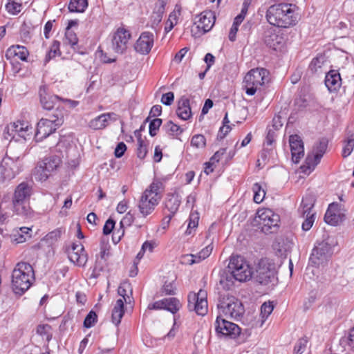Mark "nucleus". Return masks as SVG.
<instances>
[{
    "label": "nucleus",
    "instance_id": "nucleus-2",
    "mask_svg": "<svg viewBox=\"0 0 354 354\" xmlns=\"http://www.w3.org/2000/svg\"><path fill=\"white\" fill-rule=\"evenodd\" d=\"M162 183L155 179L142 193L138 204L140 213L143 217L150 215L159 204L161 198Z\"/></svg>",
    "mask_w": 354,
    "mask_h": 354
},
{
    "label": "nucleus",
    "instance_id": "nucleus-29",
    "mask_svg": "<svg viewBox=\"0 0 354 354\" xmlns=\"http://www.w3.org/2000/svg\"><path fill=\"white\" fill-rule=\"evenodd\" d=\"M324 221L326 223L330 225H337L341 221L340 214L338 210V205L332 203L328 206V208L324 216Z\"/></svg>",
    "mask_w": 354,
    "mask_h": 354
},
{
    "label": "nucleus",
    "instance_id": "nucleus-54",
    "mask_svg": "<svg viewBox=\"0 0 354 354\" xmlns=\"http://www.w3.org/2000/svg\"><path fill=\"white\" fill-rule=\"evenodd\" d=\"M212 250L213 247L211 245H208L196 254V255L198 262L200 263L201 261L207 258L211 254Z\"/></svg>",
    "mask_w": 354,
    "mask_h": 354
},
{
    "label": "nucleus",
    "instance_id": "nucleus-1",
    "mask_svg": "<svg viewBox=\"0 0 354 354\" xmlns=\"http://www.w3.org/2000/svg\"><path fill=\"white\" fill-rule=\"evenodd\" d=\"M266 17L270 24L279 28H287L297 22L295 6L292 4L272 5L267 10Z\"/></svg>",
    "mask_w": 354,
    "mask_h": 354
},
{
    "label": "nucleus",
    "instance_id": "nucleus-9",
    "mask_svg": "<svg viewBox=\"0 0 354 354\" xmlns=\"http://www.w3.org/2000/svg\"><path fill=\"white\" fill-rule=\"evenodd\" d=\"M132 295V288L131 284L128 282L122 283L118 288V293L122 298L118 299L112 310L111 319L112 322L118 326L121 322V319L124 314V302L131 303V297L128 295Z\"/></svg>",
    "mask_w": 354,
    "mask_h": 354
},
{
    "label": "nucleus",
    "instance_id": "nucleus-44",
    "mask_svg": "<svg viewBox=\"0 0 354 354\" xmlns=\"http://www.w3.org/2000/svg\"><path fill=\"white\" fill-rule=\"evenodd\" d=\"M354 148V137L351 136L345 140L343 149H342V156L346 158L351 155Z\"/></svg>",
    "mask_w": 354,
    "mask_h": 354
},
{
    "label": "nucleus",
    "instance_id": "nucleus-51",
    "mask_svg": "<svg viewBox=\"0 0 354 354\" xmlns=\"http://www.w3.org/2000/svg\"><path fill=\"white\" fill-rule=\"evenodd\" d=\"M307 343H308L307 338L303 337V338L299 339L297 342V343L294 347L293 354L303 353L306 348Z\"/></svg>",
    "mask_w": 354,
    "mask_h": 354
},
{
    "label": "nucleus",
    "instance_id": "nucleus-31",
    "mask_svg": "<svg viewBox=\"0 0 354 354\" xmlns=\"http://www.w3.org/2000/svg\"><path fill=\"white\" fill-rule=\"evenodd\" d=\"M40 102L44 109L47 110L52 109L55 102L59 100L57 95H50L46 92L45 86H41L39 88Z\"/></svg>",
    "mask_w": 354,
    "mask_h": 354
},
{
    "label": "nucleus",
    "instance_id": "nucleus-56",
    "mask_svg": "<svg viewBox=\"0 0 354 354\" xmlns=\"http://www.w3.org/2000/svg\"><path fill=\"white\" fill-rule=\"evenodd\" d=\"M180 261L183 264L185 265H193L194 263H198L196 254H187L181 257Z\"/></svg>",
    "mask_w": 354,
    "mask_h": 354
},
{
    "label": "nucleus",
    "instance_id": "nucleus-35",
    "mask_svg": "<svg viewBox=\"0 0 354 354\" xmlns=\"http://www.w3.org/2000/svg\"><path fill=\"white\" fill-rule=\"evenodd\" d=\"M181 8L178 5H176L174 10L169 14V18L166 21L165 26V32L168 33L170 32L174 27L178 23V19L180 15Z\"/></svg>",
    "mask_w": 354,
    "mask_h": 354
},
{
    "label": "nucleus",
    "instance_id": "nucleus-28",
    "mask_svg": "<svg viewBox=\"0 0 354 354\" xmlns=\"http://www.w3.org/2000/svg\"><path fill=\"white\" fill-rule=\"evenodd\" d=\"M8 128L9 131L17 133L24 139H26V137L32 133V128L29 127L28 122L22 121L11 123Z\"/></svg>",
    "mask_w": 354,
    "mask_h": 354
},
{
    "label": "nucleus",
    "instance_id": "nucleus-37",
    "mask_svg": "<svg viewBox=\"0 0 354 354\" xmlns=\"http://www.w3.org/2000/svg\"><path fill=\"white\" fill-rule=\"evenodd\" d=\"M315 200L312 196H306L303 198L300 207L299 208V214L303 216H307L310 214H315L312 212L314 206Z\"/></svg>",
    "mask_w": 354,
    "mask_h": 354
},
{
    "label": "nucleus",
    "instance_id": "nucleus-40",
    "mask_svg": "<svg viewBox=\"0 0 354 354\" xmlns=\"http://www.w3.org/2000/svg\"><path fill=\"white\" fill-rule=\"evenodd\" d=\"M87 6V0H71L68 9L71 12H83Z\"/></svg>",
    "mask_w": 354,
    "mask_h": 354
},
{
    "label": "nucleus",
    "instance_id": "nucleus-20",
    "mask_svg": "<svg viewBox=\"0 0 354 354\" xmlns=\"http://www.w3.org/2000/svg\"><path fill=\"white\" fill-rule=\"evenodd\" d=\"M154 43V35L150 32H142L137 39L134 48L136 51L142 55L148 54Z\"/></svg>",
    "mask_w": 354,
    "mask_h": 354
},
{
    "label": "nucleus",
    "instance_id": "nucleus-53",
    "mask_svg": "<svg viewBox=\"0 0 354 354\" xmlns=\"http://www.w3.org/2000/svg\"><path fill=\"white\" fill-rule=\"evenodd\" d=\"M305 219L301 225L302 230L304 232H307L310 230V229L313 227L315 220V214H310L307 216L304 217Z\"/></svg>",
    "mask_w": 354,
    "mask_h": 354
},
{
    "label": "nucleus",
    "instance_id": "nucleus-64",
    "mask_svg": "<svg viewBox=\"0 0 354 354\" xmlns=\"http://www.w3.org/2000/svg\"><path fill=\"white\" fill-rule=\"evenodd\" d=\"M162 292L166 295H171L175 293V288L171 283H165L162 288Z\"/></svg>",
    "mask_w": 354,
    "mask_h": 354
},
{
    "label": "nucleus",
    "instance_id": "nucleus-3",
    "mask_svg": "<svg viewBox=\"0 0 354 354\" xmlns=\"http://www.w3.org/2000/svg\"><path fill=\"white\" fill-rule=\"evenodd\" d=\"M34 279L32 266L26 262L18 263L12 274V288L14 292L21 295L30 288Z\"/></svg>",
    "mask_w": 354,
    "mask_h": 354
},
{
    "label": "nucleus",
    "instance_id": "nucleus-13",
    "mask_svg": "<svg viewBox=\"0 0 354 354\" xmlns=\"http://www.w3.org/2000/svg\"><path fill=\"white\" fill-rule=\"evenodd\" d=\"M207 292L201 289L197 293L190 292L188 295V308L194 310L198 315H205L207 313Z\"/></svg>",
    "mask_w": 354,
    "mask_h": 354
},
{
    "label": "nucleus",
    "instance_id": "nucleus-48",
    "mask_svg": "<svg viewBox=\"0 0 354 354\" xmlns=\"http://www.w3.org/2000/svg\"><path fill=\"white\" fill-rule=\"evenodd\" d=\"M22 4L12 0H8L6 4V10L11 15H17L21 12Z\"/></svg>",
    "mask_w": 354,
    "mask_h": 354
},
{
    "label": "nucleus",
    "instance_id": "nucleus-47",
    "mask_svg": "<svg viewBox=\"0 0 354 354\" xmlns=\"http://www.w3.org/2000/svg\"><path fill=\"white\" fill-rule=\"evenodd\" d=\"M63 230L61 228L55 229L46 235L44 240L49 244H53L57 241L61 237Z\"/></svg>",
    "mask_w": 354,
    "mask_h": 354
},
{
    "label": "nucleus",
    "instance_id": "nucleus-14",
    "mask_svg": "<svg viewBox=\"0 0 354 354\" xmlns=\"http://www.w3.org/2000/svg\"><path fill=\"white\" fill-rule=\"evenodd\" d=\"M66 252L71 262L79 267L85 266L88 255L81 243H72L66 247Z\"/></svg>",
    "mask_w": 354,
    "mask_h": 354
},
{
    "label": "nucleus",
    "instance_id": "nucleus-33",
    "mask_svg": "<svg viewBox=\"0 0 354 354\" xmlns=\"http://www.w3.org/2000/svg\"><path fill=\"white\" fill-rule=\"evenodd\" d=\"M292 246V242L286 238L277 239L272 245L277 255L280 257L285 256L286 252L290 250Z\"/></svg>",
    "mask_w": 354,
    "mask_h": 354
},
{
    "label": "nucleus",
    "instance_id": "nucleus-50",
    "mask_svg": "<svg viewBox=\"0 0 354 354\" xmlns=\"http://www.w3.org/2000/svg\"><path fill=\"white\" fill-rule=\"evenodd\" d=\"M77 41L78 39L76 36V34L68 28L65 33L64 44L70 45L71 46L73 47L77 44Z\"/></svg>",
    "mask_w": 354,
    "mask_h": 354
},
{
    "label": "nucleus",
    "instance_id": "nucleus-58",
    "mask_svg": "<svg viewBox=\"0 0 354 354\" xmlns=\"http://www.w3.org/2000/svg\"><path fill=\"white\" fill-rule=\"evenodd\" d=\"M59 44H60L58 41H53L46 57V60L47 62L56 56L57 52L59 50Z\"/></svg>",
    "mask_w": 354,
    "mask_h": 354
},
{
    "label": "nucleus",
    "instance_id": "nucleus-45",
    "mask_svg": "<svg viewBox=\"0 0 354 354\" xmlns=\"http://www.w3.org/2000/svg\"><path fill=\"white\" fill-rule=\"evenodd\" d=\"M274 306L271 303H267L265 302L261 305V313L260 316L261 317V326L263 325L264 322L266 320V319L268 317V316L272 313L273 311Z\"/></svg>",
    "mask_w": 354,
    "mask_h": 354
},
{
    "label": "nucleus",
    "instance_id": "nucleus-10",
    "mask_svg": "<svg viewBox=\"0 0 354 354\" xmlns=\"http://www.w3.org/2000/svg\"><path fill=\"white\" fill-rule=\"evenodd\" d=\"M327 147L328 140L326 138L321 139L315 145L312 152L308 154L304 164L301 167L304 174L308 175L315 169L326 153Z\"/></svg>",
    "mask_w": 354,
    "mask_h": 354
},
{
    "label": "nucleus",
    "instance_id": "nucleus-8",
    "mask_svg": "<svg viewBox=\"0 0 354 354\" xmlns=\"http://www.w3.org/2000/svg\"><path fill=\"white\" fill-rule=\"evenodd\" d=\"M61 159L57 156H50L44 158L37 163L33 171V176L37 181H46L61 164Z\"/></svg>",
    "mask_w": 354,
    "mask_h": 354
},
{
    "label": "nucleus",
    "instance_id": "nucleus-12",
    "mask_svg": "<svg viewBox=\"0 0 354 354\" xmlns=\"http://www.w3.org/2000/svg\"><path fill=\"white\" fill-rule=\"evenodd\" d=\"M219 310L225 316L237 319L242 316L244 308L242 303L233 296H224L218 304Z\"/></svg>",
    "mask_w": 354,
    "mask_h": 354
},
{
    "label": "nucleus",
    "instance_id": "nucleus-39",
    "mask_svg": "<svg viewBox=\"0 0 354 354\" xmlns=\"http://www.w3.org/2000/svg\"><path fill=\"white\" fill-rule=\"evenodd\" d=\"M164 306H165L164 309L171 312L173 314L179 310L181 306L180 301L175 297L164 299Z\"/></svg>",
    "mask_w": 354,
    "mask_h": 354
},
{
    "label": "nucleus",
    "instance_id": "nucleus-18",
    "mask_svg": "<svg viewBox=\"0 0 354 354\" xmlns=\"http://www.w3.org/2000/svg\"><path fill=\"white\" fill-rule=\"evenodd\" d=\"M17 173L16 162L9 157L3 158L0 163V183L9 182L15 177Z\"/></svg>",
    "mask_w": 354,
    "mask_h": 354
},
{
    "label": "nucleus",
    "instance_id": "nucleus-16",
    "mask_svg": "<svg viewBox=\"0 0 354 354\" xmlns=\"http://www.w3.org/2000/svg\"><path fill=\"white\" fill-rule=\"evenodd\" d=\"M131 38L130 32L124 28H119L113 33L111 39V49L113 52L122 54L127 48Z\"/></svg>",
    "mask_w": 354,
    "mask_h": 354
},
{
    "label": "nucleus",
    "instance_id": "nucleus-26",
    "mask_svg": "<svg viewBox=\"0 0 354 354\" xmlns=\"http://www.w3.org/2000/svg\"><path fill=\"white\" fill-rule=\"evenodd\" d=\"M12 210L17 215L24 218H31L33 212L31 209L28 201H12Z\"/></svg>",
    "mask_w": 354,
    "mask_h": 354
},
{
    "label": "nucleus",
    "instance_id": "nucleus-34",
    "mask_svg": "<svg viewBox=\"0 0 354 354\" xmlns=\"http://www.w3.org/2000/svg\"><path fill=\"white\" fill-rule=\"evenodd\" d=\"M180 202V198L177 194H169L167 196L165 202V206L171 214L169 219L178 209Z\"/></svg>",
    "mask_w": 354,
    "mask_h": 354
},
{
    "label": "nucleus",
    "instance_id": "nucleus-24",
    "mask_svg": "<svg viewBox=\"0 0 354 354\" xmlns=\"http://www.w3.org/2000/svg\"><path fill=\"white\" fill-rule=\"evenodd\" d=\"M28 55L29 53L27 48L19 45L9 47L6 52V57L7 59H12L17 57L22 61H26Z\"/></svg>",
    "mask_w": 354,
    "mask_h": 354
},
{
    "label": "nucleus",
    "instance_id": "nucleus-62",
    "mask_svg": "<svg viewBox=\"0 0 354 354\" xmlns=\"http://www.w3.org/2000/svg\"><path fill=\"white\" fill-rule=\"evenodd\" d=\"M114 226H115V221L111 218L108 219L106 221V223L104 225V227H103L104 234H105V235L109 234L113 231Z\"/></svg>",
    "mask_w": 354,
    "mask_h": 354
},
{
    "label": "nucleus",
    "instance_id": "nucleus-49",
    "mask_svg": "<svg viewBox=\"0 0 354 354\" xmlns=\"http://www.w3.org/2000/svg\"><path fill=\"white\" fill-rule=\"evenodd\" d=\"M206 145V139L202 134L194 135L191 140V145L196 149H202Z\"/></svg>",
    "mask_w": 354,
    "mask_h": 354
},
{
    "label": "nucleus",
    "instance_id": "nucleus-43",
    "mask_svg": "<svg viewBox=\"0 0 354 354\" xmlns=\"http://www.w3.org/2000/svg\"><path fill=\"white\" fill-rule=\"evenodd\" d=\"M198 213L196 211H192L189 214V223L187 225V229L186 230L187 234H190L192 233V230L196 228L198 226Z\"/></svg>",
    "mask_w": 354,
    "mask_h": 354
},
{
    "label": "nucleus",
    "instance_id": "nucleus-52",
    "mask_svg": "<svg viewBox=\"0 0 354 354\" xmlns=\"http://www.w3.org/2000/svg\"><path fill=\"white\" fill-rule=\"evenodd\" d=\"M162 124V120L159 118H154L151 120L149 123V134L151 136H155Z\"/></svg>",
    "mask_w": 354,
    "mask_h": 354
},
{
    "label": "nucleus",
    "instance_id": "nucleus-59",
    "mask_svg": "<svg viewBox=\"0 0 354 354\" xmlns=\"http://www.w3.org/2000/svg\"><path fill=\"white\" fill-rule=\"evenodd\" d=\"M342 341L343 343L346 344L350 349L354 350V328L349 332L348 336L343 338Z\"/></svg>",
    "mask_w": 354,
    "mask_h": 354
},
{
    "label": "nucleus",
    "instance_id": "nucleus-22",
    "mask_svg": "<svg viewBox=\"0 0 354 354\" xmlns=\"http://www.w3.org/2000/svg\"><path fill=\"white\" fill-rule=\"evenodd\" d=\"M290 147L292 154V160L297 163L304 155V143L301 138L297 135H292L289 139Z\"/></svg>",
    "mask_w": 354,
    "mask_h": 354
},
{
    "label": "nucleus",
    "instance_id": "nucleus-30",
    "mask_svg": "<svg viewBox=\"0 0 354 354\" xmlns=\"http://www.w3.org/2000/svg\"><path fill=\"white\" fill-rule=\"evenodd\" d=\"M264 42L270 48L276 49L282 44L283 38L275 32L274 29L270 28L265 31Z\"/></svg>",
    "mask_w": 354,
    "mask_h": 354
},
{
    "label": "nucleus",
    "instance_id": "nucleus-17",
    "mask_svg": "<svg viewBox=\"0 0 354 354\" xmlns=\"http://www.w3.org/2000/svg\"><path fill=\"white\" fill-rule=\"evenodd\" d=\"M270 265L266 261H261L257 266L255 273L252 277L255 280L263 285H267L274 279V270L270 268Z\"/></svg>",
    "mask_w": 354,
    "mask_h": 354
},
{
    "label": "nucleus",
    "instance_id": "nucleus-27",
    "mask_svg": "<svg viewBox=\"0 0 354 354\" xmlns=\"http://www.w3.org/2000/svg\"><path fill=\"white\" fill-rule=\"evenodd\" d=\"M166 3L167 2L163 0L158 1L156 3L153 12L150 17L151 28H156V27L161 22L165 10Z\"/></svg>",
    "mask_w": 354,
    "mask_h": 354
},
{
    "label": "nucleus",
    "instance_id": "nucleus-41",
    "mask_svg": "<svg viewBox=\"0 0 354 354\" xmlns=\"http://www.w3.org/2000/svg\"><path fill=\"white\" fill-rule=\"evenodd\" d=\"M52 328L48 324H39L37 327L36 332L38 335L45 338L47 342H50L52 339L53 334L51 333Z\"/></svg>",
    "mask_w": 354,
    "mask_h": 354
},
{
    "label": "nucleus",
    "instance_id": "nucleus-21",
    "mask_svg": "<svg viewBox=\"0 0 354 354\" xmlns=\"http://www.w3.org/2000/svg\"><path fill=\"white\" fill-rule=\"evenodd\" d=\"M118 116L115 113H102L89 122L88 126L94 130H100L106 127L110 122H115Z\"/></svg>",
    "mask_w": 354,
    "mask_h": 354
},
{
    "label": "nucleus",
    "instance_id": "nucleus-63",
    "mask_svg": "<svg viewBox=\"0 0 354 354\" xmlns=\"http://www.w3.org/2000/svg\"><path fill=\"white\" fill-rule=\"evenodd\" d=\"M126 150H127V147L124 142H121L118 143L117 147H115V151H114L115 157H117V158L122 157L124 155Z\"/></svg>",
    "mask_w": 354,
    "mask_h": 354
},
{
    "label": "nucleus",
    "instance_id": "nucleus-60",
    "mask_svg": "<svg viewBox=\"0 0 354 354\" xmlns=\"http://www.w3.org/2000/svg\"><path fill=\"white\" fill-rule=\"evenodd\" d=\"M174 100V94L173 92H168L162 95L161 97V102L167 106L172 104Z\"/></svg>",
    "mask_w": 354,
    "mask_h": 354
},
{
    "label": "nucleus",
    "instance_id": "nucleus-7",
    "mask_svg": "<svg viewBox=\"0 0 354 354\" xmlns=\"http://www.w3.org/2000/svg\"><path fill=\"white\" fill-rule=\"evenodd\" d=\"M227 269L234 274L236 281L240 282L250 280L253 275L252 268L248 262L239 255L230 257Z\"/></svg>",
    "mask_w": 354,
    "mask_h": 354
},
{
    "label": "nucleus",
    "instance_id": "nucleus-42",
    "mask_svg": "<svg viewBox=\"0 0 354 354\" xmlns=\"http://www.w3.org/2000/svg\"><path fill=\"white\" fill-rule=\"evenodd\" d=\"M252 191L254 192V198L253 200L256 203H261L266 196V191L261 185L258 183H256L253 185Z\"/></svg>",
    "mask_w": 354,
    "mask_h": 354
},
{
    "label": "nucleus",
    "instance_id": "nucleus-57",
    "mask_svg": "<svg viewBox=\"0 0 354 354\" xmlns=\"http://www.w3.org/2000/svg\"><path fill=\"white\" fill-rule=\"evenodd\" d=\"M138 148H137V155L140 158H144L147 153V147L145 145L144 141L142 140L140 136L138 139Z\"/></svg>",
    "mask_w": 354,
    "mask_h": 354
},
{
    "label": "nucleus",
    "instance_id": "nucleus-25",
    "mask_svg": "<svg viewBox=\"0 0 354 354\" xmlns=\"http://www.w3.org/2000/svg\"><path fill=\"white\" fill-rule=\"evenodd\" d=\"M325 84L330 91H337L342 84V79L339 72L335 70L330 71L326 75Z\"/></svg>",
    "mask_w": 354,
    "mask_h": 354
},
{
    "label": "nucleus",
    "instance_id": "nucleus-15",
    "mask_svg": "<svg viewBox=\"0 0 354 354\" xmlns=\"http://www.w3.org/2000/svg\"><path fill=\"white\" fill-rule=\"evenodd\" d=\"M214 328L218 335L231 338H235L241 332L240 328L236 324L227 321L221 315L216 317Z\"/></svg>",
    "mask_w": 354,
    "mask_h": 354
},
{
    "label": "nucleus",
    "instance_id": "nucleus-61",
    "mask_svg": "<svg viewBox=\"0 0 354 354\" xmlns=\"http://www.w3.org/2000/svg\"><path fill=\"white\" fill-rule=\"evenodd\" d=\"M133 221V216L130 212H128L124 216V218L121 220V221L120 223V228L124 229V227L125 225L126 226L131 225V224L132 223Z\"/></svg>",
    "mask_w": 354,
    "mask_h": 354
},
{
    "label": "nucleus",
    "instance_id": "nucleus-4",
    "mask_svg": "<svg viewBox=\"0 0 354 354\" xmlns=\"http://www.w3.org/2000/svg\"><path fill=\"white\" fill-rule=\"evenodd\" d=\"M335 243L336 242L330 237L317 243L310 254L309 264L317 268L326 264L332 256L333 248Z\"/></svg>",
    "mask_w": 354,
    "mask_h": 354
},
{
    "label": "nucleus",
    "instance_id": "nucleus-32",
    "mask_svg": "<svg viewBox=\"0 0 354 354\" xmlns=\"http://www.w3.org/2000/svg\"><path fill=\"white\" fill-rule=\"evenodd\" d=\"M177 115L183 120H187L192 116V111L189 105V100L183 97L178 102V107L176 110Z\"/></svg>",
    "mask_w": 354,
    "mask_h": 354
},
{
    "label": "nucleus",
    "instance_id": "nucleus-36",
    "mask_svg": "<svg viewBox=\"0 0 354 354\" xmlns=\"http://www.w3.org/2000/svg\"><path fill=\"white\" fill-rule=\"evenodd\" d=\"M236 281L234 274L232 272L223 271L221 273L219 283L224 290H230L234 285V281Z\"/></svg>",
    "mask_w": 354,
    "mask_h": 354
},
{
    "label": "nucleus",
    "instance_id": "nucleus-38",
    "mask_svg": "<svg viewBox=\"0 0 354 354\" xmlns=\"http://www.w3.org/2000/svg\"><path fill=\"white\" fill-rule=\"evenodd\" d=\"M32 229L27 227H20L14 234V239L17 243L25 242L28 238L31 237Z\"/></svg>",
    "mask_w": 354,
    "mask_h": 354
},
{
    "label": "nucleus",
    "instance_id": "nucleus-46",
    "mask_svg": "<svg viewBox=\"0 0 354 354\" xmlns=\"http://www.w3.org/2000/svg\"><path fill=\"white\" fill-rule=\"evenodd\" d=\"M163 129L169 135L175 136L180 134L183 129L171 121H168L163 127Z\"/></svg>",
    "mask_w": 354,
    "mask_h": 354
},
{
    "label": "nucleus",
    "instance_id": "nucleus-55",
    "mask_svg": "<svg viewBox=\"0 0 354 354\" xmlns=\"http://www.w3.org/2000/svg\"><path fill=\"white\" fill-rule=\"evenodd\" d=\"M97 322V315L94 311H90L89 313L86 315L84 321V326L86 328L92 327L95 323Z\"/></svg>",
    "mask_w": 354,
    "mask_h": 354
},
{
    "label": "nucleus",
    "instance_id": "nucleus-23",
    "mask_svg": "<svg viewBox=\"0 0 354 354\" xmlns=\"http://www.w3.org/2000/svg\"><path fill=\"white\" fill-rule=\"evenodd\" d=\"M32 192V187L28 183L22 182L15 188L12 201H28Z\"/></svg>",
    "mask_w": 354,
    "mask_h": 354
},
{
    "label": "nucleus",
    "instance_id": "nucleus-11",
    "mask_svg": "<svg viewBox=\"0 0 354 354\" xmlns=\"http://www.w3.org/2000/svg\"><path fill=\"white\" fill-rule=\"evenodd\" d=\"M255 221L265 233H272L277 230L280 221L279 216L268 208H262L257 211Z\"/></svg>",
    "mask_w": 354,
    "mask_h": 354
},
{
    "label": "nucleus",
    "instance_id": "nucleus-19",
    "mask_svg": "<svg viewBox=\"0 0 354 354\" xmlns=\"http://www.w3.org/2000/svg\"><path fill=\"white\" fill-rule=\"evenodd\" d=\"M215 15L210 10H205L200 13L195 18L194 24L198 29L205 33L209 31L215 23Z\"/></svg>",
    "mask_w": 354,
    "mask_h": 354
},
{
    "label": "nucleus",
    "instance_id": "nucleus-5",
    "mask_svg": "<svg viewBox=\"0 0 354 354\" xmlns=\"http://www.w3.org/2000/svg\"><path fill=\"white\" fill-rule=\"evenodd\" d=\"M64 122V115L62 111L57 110L49 118H42L37 123L35 133L36 141H41L60 127Z\"/></svg>",
    "mask_w": 354,
    "mask_h": 354
},
{
    "label": "nucleus",
    "instance_id": "nucleus-6",
    "mask_svg": "<svg viewBox=\"0 0 354 354\" xmlns=\"http://www.w3.org/2000/svg\"><path fill=\"white\" fill-rule=\"evenodd\" d=\"M269 72L263 68L250 70L245 76L243 83L246 94L254 95L268 81Z\"/></svg>",
    "mask_w": 354,
    "mask_h": 354
}]
</instances>
